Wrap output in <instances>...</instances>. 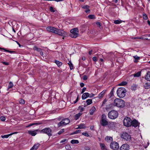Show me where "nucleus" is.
<instances>
[{
	"instance_id": "f257e3e1",
	"label": "nucleus",
	"mask_w": 150,
	"mask_h": 150,
	"mask_svg": "<svg viewBox=\"0 0 150 150\" xmlns=\"http://www.w3.org/2000/svg\"><path fill=\"white\" fill-rule=\"evenodd\" d=\"M113 105L120 108H123L125 107V101L119 98L115 99L113 102Z\"/></svg>"
},
{
	"instance_id": "f03ea898",
	"label": "nucleus",
	"mask_w": 150,
	"mask_h": 150,
	"mask_svg": "<svg viewBox=\"0 0 150 150\" xmlns=\"http://www.w3.org/2000/svg\"><path fill=\"white\" fill-rule=\"evenodd\" d=\"M117 96L120 98H123L126 95V90L124 88L120 87L117 89Z\"/></svg>"
},
{
	"instance_id": "7ed1b4c3",
	"label": "nucleus",
	"mask_w": 150,
	"mask_h": 150,
	"mask_svg": "<svg viewBox=\"0 0 150 150\" xmlns=\"http://www.w3.org/2000/svg\"><path fill=\"white\" fill-rule=\"evenodd\" d=\"M121 138L126 140L127 141L129 142L128 143H132V138L130 135L129 134L126 132H123L120 135ZM128 143V142H127Z\"/></svg>"
},
{
	"instance_id": "20e7f679",
	"label": "nucleus",
	"mask_w": 150,
	"mask_h": 150,
	"mask_svg": "<svg viewBox=\"0 0 150 150\" xmlns=\"http://www.w3.org/2000/svg\"><path fill=\"white\" fill-rule=\"evenodd\" d=\"M118 115V112L115 110H112L110 111L108 114L109 118L111 119H114L117 118Z\"/></svg>"
},
{
	"instance_id": "39448f33",
	"label": "nucleus",
	"mask_w": 150,
	"mask_h": 150,
	"mask_svg": "<svg viewBox=\"0 0 150 150\" xmlns=\"http://www.w3.org/2000/svg\"><path fill=\"white\" fill-rule=\"evenodd\" d=\"M70 32V33L69 34V36L71 38H76L78 36L79 31L77 28H74L71 29Z\"/></svg>"
},
{
	"instance_id": "423d86ee",
	"label": "nucleus",
	"mask_w": 150,
	"mask_h": 150,
	"mask_svg": "<svg viewBox=\"0 0 150 150\" xmlns=\"http://www.w3.org/2000/svg\"><path fill=\"white\" fill-rule=\"evenodd\" d=\"M52 130L49 127H46L40 131V133L47 134L50 137L52 135Z\"/></svg>"
},
{
	"instance_id": "0eeeda50",
	"label": "nucleus",
	"mask_w": 150,
	"mask_h": 150,
	"mask_svg": "<svg viewBox=\"0 0 150 150\" xmlns=\"http://www.w3.org/2000/svg\"><path fill=\"white\" fill-rule=\"evenodd\" d=\"M132 120L130 117H125L123 121V124L125 126L129 127L132 125Z\"/></svg>"
},
{
	"instance_id": "6e6552de",
	"label": "nucleus",
	"mask_w": 150,
	"mask_h": 150,
	"mask_svg": "<svg viewBox=\"0 0 150 150\" xmlns=\"http://www.w3.org/2000/svg\"><path fill=\"white\" fill-rule=\"evenodd\" d=\"M110 147L112 149L114 150H117L119 148L118 143L115 141L112 142L110 143Z\"/></svg>"
},
{
	"instance_id": "1a4fd4ad",
	"label": "nucleus",
	"mask_w": 150,
	"mask_h": 150,
	"mask_svg": "<svg viewBox=\"0 0 150 150\" xmlns=\"http://www.w3.org/2000/svg\"><path fill=\"white\" fill-rule=\"evenodd\" d=\"M47 30L50 32L55 33L57 32V30H58V28H56L52 26H48L47 28Z\"/></svg>"
},
{
	"instance_id": "9d476101",
	"label": "nucleus",
	"mask_w": 150,
	"mask_h": 150,
	"mask_svg": "<svg viewBox=\"0 0 150 150\" xmlns=\"http://www.w3.org/2000/svg\"><path fill=\"white\" fill-rule=\"evenodd\" d=\"M129 146L127 144L122 145L120 148V150H129Z\"/></svg>"
},
{
	"instance_id": "9b49d317",
	"label": "nucleus",
	"mask_w": 150,
	"mask_h": 150,
	"mask_svg": "<svg viewBox=\"0 0 150 150\" xmlns=\"http://www.w3.org/2000/svg\"><path fill=\"white\" fill-rule=\"evenodd\" d=\"M58 30H57V32L55 33L56 34L62 36H65V34L64 31L59 29H58Z\"/></svg>"
},
{
	"instance_id": "f8f14e48",
	"label": "nucleus",
	"mask_w": 150,
	"mask_h": 150,
	"mask_svg": "<svg viewBox=\"0 0 150 150\" xmlns=\"http://www.w3.org/2000/svg\"><path fill=\"white\" fill-rule=\"evenodd\" d=\"M131 123V125L134 127H137L139 124V123L138 122L136 119H134L132 121Z\"/></svg>"
},
{
	"instance_id": "ddd939ff",
	"label": "nucleus",
	"mask_w": 150,
	"mask_h": 150,
	"mask_svg": "<svg viewBox=\"0 0 150 150\" xmlns=\"http://www.w3.org/2000/svg\"><path fill=\"white\" fill-rule=\"evenodd\" d=\"M117 123L116 122H111L108 125V127L110 129H114L116 127Z\"/></svg>"
},
{
	"instance_id": "4468645a",
	"label": "nucleus",
	"mask_w": 150,
	"mask_h": 150,
	"mask_svg": "<svg viewBox=\"0 0 150 150\" xmlns=\"http://www.w3.org/2000/svg\"><path fill=\"white\" fill-rule=\"evenodd\" d=\"M100 125L103 126H105L108 125V122L106 120H101L100 121Z\"/></svg>"
},
{
	"instance_id": "2eb2a0df",
	"label": "nucleus",
	"mask_w": 150,
	"mask_h": 150,
	"mask_svg": "<svg viewBox=\"0 0 150 150\" xmlns=\"http://www.w3.org/2000/svg\"><path fill=\"white\" fill-rule=\"evenodd\" d=\"M89 8L90 6L87 5H84L82 7L83 8L86 9L85 12L86 13H90V10L89 9Z\"/></svg>"
},
{
	"instance_id": "dca6fc26",
	"label": "nucleus",
	"mask_w": 150,
	"mask_h": 150,
	"mask_svg": "<svg viewBox=\"0 0 150 150\" xmlns=\"http://www.w3.org/2000/svg\"><path fill=\"white\" fill-rule=\"evenodd\" d=\"M145 79L148 81H150V71H148L145 75Z\"/></svg>"
},
{
	"instance_id": "f3484780",
	"label": "nucleus",
	"mask_w": 150,
	"mask_h": 150,
	"mask_svg": "<svg viewBox=\"0 0 150 150\" xmlns=\"http://www.w3.org/2000/svg\"><path fill=\"white\" fill-rule=\"evenodd\" d=\"M89 96V93H83L82 96V98L83 100H84Z\"/></svg>"
},
{
	"instance_id": "a211bd4d",
	"label": "nucleus",
	"mask_w": 150,
	"mask_h": 150,
	"mask_svg": "<svg viewBox=\"0 0 150 150\" xmlns=\"http://www.w3.org/2000/svg\"><path fill=\"white\" fill-rule=\"evenodd\" d=\"M106 91V90H103L100 93H99L98 96V97L100 98H102L104 95L105 94V92Z\"/></svg>"
},
{
	"instance_id": "6ab92c4d",
	"label": "nucleus",
	"mask_w": 150,
	"mask_h": 150,
	"mask_svg": "<svg viewBox=\"0 0 150 150\" xmlns=\"http://www.w3.org/2000/svg\"><path fill=\"white\" fill-rule=\"evenodd\" d=\"M99 145L102 150H108L104 144L100 143Z\"/></svg>"
},
{
	"instance_id": "aec40b11",
	"label": "nucleus",
	"mask_w": 150,
	"mask_h": 150,
	"mask_svg": "<svg viewBox=\"0 0 150 150\" xmlns=\"http://www.w3.org/2000/svg\"><path fill=\"white\" fill-rule=\"evenodd\" d=\"M28 133L30 134L31 135L33 136H35L37 134V132H36V131L35 130L34 131H28Z\"/></svg>"
},
{
	"instance_id": "412c9836",
	"label": "nucleus",
	"mask_w": 150,
	"mask_h": 150,
	"mask_svg": "<svg viewBox=\"0 0 150 150\" xmlns=\"http://www.w3.org/2000/svg\"><path fill=\"white\" fill-rule=\"evenodd\" d=\"M96 108L94 106L92 107L91 109L89 110V113L90 115H93L94 112L96 110Z\"/></svg>"
},
{
	"instance_id": "4be33fe9",
	"label": "nucleus",
	"mask_w": 150,
	"mask_h": 150,
	"mask_svg": "<svg viewBox=\"0 0 150 150\" xmlns=\"http://www.w3.org/2000/svg\"><path fill=\"white\" fill-rule=\"evenodd\" d=\"M54 62L57 64V66L59 67H60L63 64V63L57 60H55L54 61Z\"/></svg>"
},
{
	"instance_id": "5701e85b",
	"label": "nucleus",
	"mask_w": 150,
	"mask_h": 150,
	"mask_svg": "<svg viewBox=\"0 0 150 150\" xmlns=\"http://www.w3.org/2000/svg\"><path fill=\"white\" fill-rule=\"evenodd\" d=\"M86 127L85 126V125L83 123H81L78 125V127L76 129H85Z\"/></svg>"
},
{
	"instance_id": "b1692460",
	"label": "nucleus",
	"mask_w": 150,
	"mask_h": 150,
	"mask_svg": "<svg viewBox=\"0 0 150 150\" xmlns=\"http://www.w3.org/2000/svg\"><path fill=\"white\" fill-rule=\"evenodd\" d=\"M0 50H4V51H5L6 52H9V53H16L15 51L8 50H7L6 49L4 48L0 47Z\"/></svg>"
},
{
	"instance_id": "393cba45",
	"label": "nucleus",
	"mask_w": 150,
	"mask_h": 150,
	"mask_svg": "<svg viewBox=\"0 0 150 150\" xmlns=\"http://www.w3.org/2000/svg\"><path fill=\"white\" fill-rule=\"evenodd\" d=\"M63 121L64 122L65 125H67L70 122V120L68 118H66L63 119Z\"/></svg>"
},
{
	"instance_id": "a878e982",
	"label": "nucleus",
	"mask_w": 150,
	"mask_h": 150,
	"mask_svg": "<svg viewBox=\"0 0 150 150\" xmlns=\"http://www.w3.org/2000/svg\"><path fill=\"white\" fill-rule=\"evenodd\" d=\"M82 115V113L81 112H79L78 113L75 115L74 116L75 119L76 120H78Z\"/></svg>"
},
{
	"instance_id": "bb28decb",
	"label": "nucleus",
	"mask_w": 150,
	"mask_h": 150,
	"mask_svg": "<svg viewBox=\"0 0 150 150\" xmlns=\"http://www.w3.org/2000/svg\"><path fill=\"white\" fill-rule=\"evenodd\" d=\"M144 86L146 89H149L150 88V83H146L144 85Z\"/></svg>"
},
{
	"instance_id": "cd10ccee",
	"label": "nucleus",
	"mask_w": 150,
	"mask_h": 150,
	"mask_svg": "<svg viewBox=\"0 0 150 150\" xmlns=\"http://www.w3.org/2000/svg\"><path fill=\"white\" fill-rule=\"evenodd\" d=\"M16 133V132H15L14 133H11L10 134H7V135H1V138H8V137L9 136L11 135L12 134H14Z\"/></svg>"
},
{
	"instance_id": "c85d7f7f",
	"label": "nucleus",
	"mask_w": 150,
	"mask_h": 150,
	"mask_svg": "<svg viewBox=\"0 0 150 150\" xmlns=\"http://www.w3.org/2000/svg\"><path fill=\"white\" fill-rule=\"evenodd\" d=\"M64 125H65L64 124V122L63 121V120H62L59 122L57 124V126L58 127H60L63 126Z\"/></svg>"
},
{
	"instance_id": "c756f323",
	"label": "nucleus",
	"mask_w": 150,
	"mask_h": 150,
	"mask_svg": "<svg viewBox=\"0 0 150 150\" xmlns=\"http://www.w3.org/2000/svg\"><path fill=\"white\" fill-rule=\"evenodd\" d=\"M68 64L69 65L70 69L71 70H72L73 69L74 67L73 64L72 63L71 61H69V62L68 63Z\"/></svg>"
},
{
	"instance_id": "7c9ffc66",
	"label": "nucleus",
	"mask_w": 150,
	"mask_h": 150,
	"mask_svg": "<svg viewBox=\"0 0 150 150\" xmlns=\"http://www.w3.org/2000/svg\"><path fill=\"white\" fill-rule=\"evenodd\" d=\"M33 50L35 51H36L37 52H40L41 50H42V49L40 48H38L36 46H34L33 48Z\"/></svg>"
},
{
	"instance_id": "2f4dec72",
	"label": "nucleus",
	"mask_w": 150,
	"mask_h": 150,
	"mask_svg": "<svg viewBox=\"0 0 150 150\" xmlns=\"http://www.w3.org/2000/svg\"><path fill=\"white\" fill-rule=\"evenodd\" d=\"M134 58L135 59L134 62L137 63L138 62V60L140 59V57L137 55L133 56Z\"/></svg>"
},
{
	"instance_id": "473e14b6",
	"label": "nucleus",
	"mask_w": 150,
	"mask_h": 150,
	"mask_svg": "<svg viewBox=\"0 0 150 150\" xmlns=\"http://www.w3.org/2000/svg\"><path fill=\"white\" fill-rule=\"evenodd\" d=\"M137 88V86L136 85H134V84H133L132 85L131 89L132 91L135 90Z\"/></svg>"
},
{
	"instance_id": "72a5a7b5",
	"label": "nucleus",
	"mask_w": 150,
	"mask_h": 150,
	"mask_svg": "<svg viewBox=\"0 0 150 150\" xmlns=\"http://www.w3.org/2000/svg\"><path fill=\"white\" fill-rule=\"evenodd\" d=\"M86 103H87V105H89L92 103V100L91 99H88L86 100Z\"/></svg>"
},
{
	"instance_id": "f704fd0d",
	"label": "nucleus",
	"mask_w": 150,
	"mask_h": 150,
	"mask_svg": "<svg viewBox=\"0 0 150 150\" xmlns=\"http://www.w3.org/2000/svg\"><path fill=\"white\" fill-rule=\"evenodd\" d=\"M71 143L72 144H77L79 143V141L77 140L73 139L71 141Z\"/></svg>"
},
{
	"instance_id": "c9c22d12",
	"label": "nucleus",
	"mask_w": 150,
	"mask_h": 150,
	"mask_svg": "<svg viewBox=\"0 0 150 150\" xmlns=\"http://www.w3.org/2000/svg\"><path fill=\"white\" fill-rule=\"evenodd\" d=\"M88 18L91 19H94L96 18L95 16L94 15H89L88 16Z\"/></svg>"
},
{
	"instance_id": "e433bc0d",
	"label": "nucleus",
	"mask_w": 150,
	"mask_h": 150,
	"mask_svg": "<svg viewBox=\"0 0 150 150\" xmlns=\"http://www.w3.org/2000/svg\"><path fill=\"white\" fill-rule=\"evenodd\" d=\"M122 22H124V21H122L121 20H116L114 21V23L115 24H119L121 23Z\"/></svg>"
},
{
	"instance_id": "4c0bfd02",
	"label": "nucleus",
	"mask_w": 150,
	"mask_h": 150,
	"mask_svg": "<svg viewBox=\"0 0 150 150\" xmlns=\"http://www.w3.org/2000/svg\"><path fill=\"white\" fill-rule=\"evenodd\" d=\"M81 132V130L80 129L77 130L74 132L71 133L70 134V135H72L74 134H77V133H80Z\"/></svg>"
},
{
	"instance_id": "58836bf2",
	"label": "nucleus",
	"mask_w": 150,
	"mask_h": 150,
	"mask_svg": "<svg viewBox=\"0 0 150 150\" xmlns=\"http://www.w3.org/2000/svg\"><path fill=\"white\" fill-rule=\"evenodd\" d=\"M141 71H139L135 74H134L133 76H134V77H139L141 75Z\"/></svg>"
},
{
	"instance_id": "ea45409f",
	"label": "nucleus",
	"mask_w": 150,
	"mask_h": 150,
	"mask_svg": "<svg viewBox=\"0 0 150 150\" xmlns=\"http://www.w3.org/2000/svg\"><path fill=\"white\" fill-rule=\"evenodd\" d=\"M105 140L108 141L109 140L112 141V138L109 136H107L105 137Z\"/></svg>"
},
{
	"instance_id": "a19ab883",
	"label": "nucleus",
	"mask_w": 150,
	"mask_h": 150,
	"mask_svg": "<svg viewBox=\"0 0 150 150\" xmlns=\"http://www.w3.org/2000/svg\"><path fill=\"white\" fill-rule=\"evenodd\" d=\"M40 145V144L38 143H36L35 144H34L33 146H34V148L36 150L39 146Z\"/></svg>"
},
{
	"instance_id": "79ce46f5",
	"label": "nucleus",
	"mask_w": 150,
	"mask_h": 150,
	"mask_svg": "<svg viewBox=\"0 0 150 150\" xmlns=\"http://www.w3.org/2000/svg\"><path fill=\"white\" fill-rule=\"evenodd\" d=\"M13 86V85L11 82H10L8 86V89H9L12 88Z\"/></svg>"
},
{
	"instance_id": "37998d69",
	"label": "nucleus",
	"mask_w": 150,
	"mask_h": 150,
	"mask_svg": "<svg viewBox=\"0 0 150 150\" xmlns=\"http://www.w3.org/2000/svg\"><path fill=\"white\" fill-rule=\"evenodd\" d=\"M127 84V82L125 81H122L118 85L123 86L126 85Z\"/></svg>"
},
{
	"instance_id": "c03bdc74",
	"label": "nucleus",
	"mask_w": 150,
	"mask_h": 150,
	"mask_svg": "<svg viewBox=\"0 0 150 150\" xmlns=\"http://www.w3.org/2000/svg\"><path fill=\"white\" fill-rule=\"evenodd\" d=\"M19 102L21 104H24L25 103V100L22 98H20Z\"/></svg>"
},
{
	"instance_id": "a18cd8bd",
	"label": "nucleus",
	"mask_w": 150,
	"mask_h": 150,
	"mask_svg": "<svg viewBox=\"0 0 150 150\" xmlns=\"http://www.w3.org/2000/svg\"><path fill=\"white\" fill-rule=\"evenodd\" d=\"M106 120V116L104 114H103L102 115L101 119V120Z\"/></svg>"
},
{
	"instance_id": "49530a36",
	"label": "nucleus",
	"mask_w": 150,
	"mask_h": 150,
	"mask_svg": "<svg viewBox=\"0 0 150 150\" xmlns=\"http://www.w3.org/2000/svg\"><path fill=\"white\" fill-rule=\"evenodd\" d=\"M82 134L86 137H89V135L88 134L87 132H83L82 133Z\"/></svg>"
},
{
	"instance_id": "de8ad7c7",
	"label": "nucleus",
	"mask_w": 150,
	"mask_h": 150,
	"mask_svg": "<svg viewBox=\"0 0 150 150\" xmlns=\"http://www.w3.org/2000/svg\"><path fill=\"white\" fill-rule=\"evenodd\" d=\"M107 101V100L106 99H105L103 101V102L102 103L101 105V107L103 106L105 104V103H106V102Z\"/></svg>"
},
{
	"instance_id": "09e8293b",
	"label": "nucleus",
	"mask_w": 150,
	"mask_h": 150,
	"mask_svg": "<svg viewBox=\"0 0 150 150\" xmlns=\"http://www.w3.org/2000/svg\"><path fill=\"white\" fill-rule=\"evenodd\" d=\"M49 10L50 11L54 13L55 12V10H54L52 6L50 8Z\"/></svg>"
},
{
	"instance_id": "8fccbe9b",
	"label": "nucleus",
	"mask_w": 150,
	"mask_h": 150,
	"mask_svg": "<svg viewBox=\"0 0 150 150\" xmlns=\"http://www.w3.org/2000/svg\"><path fill=\"white\" fill-rule=\"evenodd\" d=\"M64 132V129H62L61 130H60L58 132V134L60 135L62 134L63 132Z\"/></svg>"
},
{
	"instance_id": "3c124183",
	"label": "nucleus",
	"mask_w": 150,
	"mask_h": 150,
	"mask_svg": "<svg viewBox=\"0 0 150 150\" xmlns=\"http://www.w3.org/2000/svg\"><path fill=\"white\" fill-rule=\"evenodd\" d=\"M143 18L145 20H147L148 19V16L147 15L145 14H143Z\"/></svg>"
},
{
	"instance_id": "603ef678",
	"label": "nucleus",
	"mask_w": 150,
	"mask_h": 150,
	"mask_svg": "<svg viewBox=\"0 0 150 150\" xmlns=\"http://www.w3.org/2000/svg\"><path fill=\"white\" fill-rule=\"evenodd\" d=\"M130 107V105L129 103H127L126 105H125V108L126 109L128 108H129Z\"/></svg>"
},
{
	"instance_id": "864d4df0",
	"label": "nucleus",
	"mask_w": 150,
	"mask_h": 150,
	"mask_svg": "<svg viewBox=\"0 0 150 150\" xmlns=\"http://www.w3.org/2000/svg\"><path fill=\"white\" fill-rule=\"evenodd\" d=\"M78 108L79 109H80V111L81 112H82L84 111L85 109L83 107H81L80 106H79Z\"/></svg>"
},
{
	"instance_id": "5fc2aeb1",
	"label": "nucleus",
	"mask_w": 150,
	"mask_h": 150,
	"mask_svg": "<svg viewBox=\"0 0 150 150\" xmlns=\"http://www.w3.org/2000/svg\"><path fill=\"white\" fill-rule=\"evenodd\" d=\"M114 87L112 89L110 92V94H111V96H112L113 95V91L114 90Z\"/></svg>"
},
{
	"instance_id": "6e6d98bb",
	"label": "nucleus",
	"mask_w": 150,
	"mask_h": 150,
	"mask_svg": "<svg viewBox=\"0 0 150 150\" xmlns=\"http://www.w3.org/2000/svg\"><path fill=\"white\" fill-rule=\"evenodd\" d=\"M86 89V88L85 87H83L81 91V94L83 93L85 91Z\"/></svg>"
},
{
	"instance_id": "4d7b16f0",
	"label": "nucleus",
	"mask_w": 150,
	"mask_h": 150,
	"mask_svg": "<svg viewBox=\"0 0 150 150\" xmlns=\"http://www.w3.org/2000/svg\"><path fill=\"white\" fill-rule=\"evenodd\" d=\"M1 63L4 65H9V63L8 62H2Z\"/></svg>"
},
{
	"instance_id": "13d9d810",
	"label": "nucleus",
	"mask_w": 150,
	"mask_h": 150,
	"mask_svg": "<svg viewBox=\"0 0 150 150\" xmlns=\"http://www.w3.org/2000/svg\"><path fill=\"white\" fill-rule=\"evenodd\" d=\"M6 118L4 116H1V121H4L5 120Z\"/></svg>"
},
{
	"instance_id": "bf43d9fd",
	"label": "nucleus",
	"mask_w": 150,
	"mask_h": 150,
	"mask_svg": "<svg viewBox=\"0 0 150 150\" xmlns=\"http://www.w3.org/2000/svg\"><path fill=\"white\" fill-rule=\"evenodd\" d=\"M83 79L84 80H86L87 79V77L86 75H84L83 77Z\"/></svg>"
},
{
	"instance_id": "052dcab7",
	"label": "nucleus",
	"mask_w": 150,
	"mask_h": 150,
	"mask_svg": "<svg viewBox=\"0 0 150 150\" xmlns=\"http://www.w3.org/2000/svg\"><path fill=\"white\" fill-rule=\"evenodd\" d=\"M94 62H96L97 60L96 57H94L92 58Z\"/></svg>"
},
{
	"instance_id": "680f3d73",
	"label": "nucleus",
	"mask_w": 150,
	"mask_h": 150,
	"mask_svg": "<svg viewBox=\"0 0 150 150\" xmlns=\"http://www.w3.org/2000/svg\"><path fill=\"white\" fill-rule=\"evenodd\" d=\"M67 141L66 139H64L63 140H62L60 142V143H62L66 142Z\"/></svg>"
},
{
	"instance_id": "e2e57ef3",
	"label": "nucleus",
	"mask_w": 150,
	"mask_h": 150,
	"mask_svg": "<svg viewBox=\"0 0 150 150\" xmlns=\"http://www.w3.org/2000/svg\"><path fill=\"white\" fill-rule=\"evenodd\" d=\"M42 124V123L41 122H36V123H34V125H40Z\"/></svg>"
},
{
	"instance_id": "0e129e2a",
	"label": "nucleus",
	"mask_w": 150,
	"mask_h": 150,
	"mask_svg": "<svg viewBox=\"0 0 150 150\" xmlns=\"http://www.w3.org/2000/svg\"><path fill=\"white\" fill-rule=\"evenodd\" d=\"M94 96V95L93 93H91L90 95H89V97L90 98H91Z\"/></svg>"
},
{
	"instance_id": "69168bd1",
	"label": "nucleus",
	"mask_w": 150,
	"mask_h": 150,
	"mask_svg": "<svg viewBox=\"0 0 150 150\" xmlns=\"http://www.w3.org/2000/svg\"><path fill=\"white\" fill-rule=\"evenodd\" d=\"M80 86L81 87H83L84 86V84L83 83H80Z\"/></svg>"
},
{
	"instance_id": "338daca9",
	"label": "nucleus",
	"mask_w": 150,
	"mask_h": 150,
	"mask_svg": "<svg viewBox=\"0 0 150 150\" xmlns=\"http://www.w3.org/2000/svg\"><path fill=\"white\" fill-rule=\"evenodd\" d=\"M96 24L99 26V27H100L101 26L100 23L98 22H97L96 23Z\"/></svg>"
},
{
	"instance_id": "774afa93",
	"label": "nucleus",
	"mask_w": 150,
	"mask_h": 150,
	"mask_svg": "<svg viewBox=\"0 0 150 150\" xmlns=\"http://www.w3.org/2000/svg\"><path fill=\"white\" fill-rule=\"evenodd\" d=\"M94 128V126L93 125H92L90 126V129L92 130H93Z\"/></svg>"
}]
</instances>
